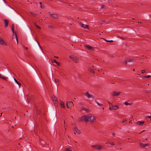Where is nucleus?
I'll return each instance as SVG.
<instances>
[{
	"label": "nucleus",
	"mask_w": 151,
	"mask_h": 151,
	"mask_svg": "<svg viewBox=\"0 0 151 151\" xmlns=\"http://www.w3.org/2000/svg\"><path fill=\"white\" fill-rule=\"evenodd\" d=\"M82 109L83 110H84L87 112H88L89 111V110L88 109L85 107H83L82 108Z\"/></svg>",
	"instance_id": "obj_32"
},
{
	"label": "nucleus",
	"mask_w": 151,
	"mask_h": 151,
	"mask_svg": "<svg viewBox=\"0 0 151 151\" xmlns=\"http://www.w3.org/2000/svg\"><path fill=\"white\" fill-rule=\"evenodd\" d=\"M40 111H37V113H38L39 114V113H40Z\"/></svg>",
	"instance_id": "obj_54"
},
{
	"label": "nucleus",
	"mask_w": 151,
	"mask_h": 151,
	"mask_svg": "<svg viewBox=\"0 0 151 151\" xmlns=\"http://www.w3.org/2000/svg\"><path fill=\"white\" fill-rule=\"evenodd\" d=\"M14 80L15 82L19 86L21 85V83L20 82H18L16 79L14 78Z\"/></svg>",
	"instance_id": "obj_28"
},
{
	"label": "nucleus",
	"mask_w": 151,
	"mask_h": 151,
	"mask_svg": "<svg viewBox=\"0 0 151 151\" xmlns=\"http://www.w3.org/2000/svg\"><path fill=\"white\" fill-rule=\"evenodd\" d=\"M141 72L142 73H144L145 72V70H141Z\"/></svg>",
	"instance_id": "obj_48"
},
{
	"label": "nucleus",
	"mask_w": 151,
	"mask_h": 151,
	"mask_svg": "<svg viewBox=\"0 0 151 151\" xmlns=\"http://www.w3.org/2000/svg\"><path fill=\"white\" fill-rule=\"evenodd\" d=\"M39 4L40 5V7L41 8H44V6H43L42 5V3L41 2H40Z\"/></svg>",
	"instance_id": "obj_44"
},
{
	"label": "nucleus",
	"mask_w": 151,
	"mask_h": 151,
	"mask_svg": "<svg viewBox=\"0 0 151 151\" xmlns=\"http://www.w3.org/2000/svg\"><path fill=\"white\" fill-rule=\"evenodd\" d=\"M50 15L52 17L55 19H57L58 18V16L57 14H51Z\"/></svg>",
	"instance_id": "obj_14"
},
{
	"label": "nucleus",
	"mask_w": 151,
	"mask_h": 151,
	"mask_svg": "<svg viewBox=\"0 0 151 151\" xmlns=\"http://www.w3.org/2000/svg\"><path fill=\"white\" fill-rule=\"evenodd\" d=\"M60 105L61 107H63V108H65V106L64 105L63 102H62L61 103H60Z\"/></svg>",
	"instance_id": "obj_30"
},
{
	"label": "nucleus",
	"mask_w": 151,
	"mask_h": 151,
	"mask_svg": "<svg viewBox=\"0 0 151 151\" xmlns=\"http://www.w3.org/2000/svg\"><path fill=\"white\" fill-rule=\"evenodd\" d=\"M14 25L13 24L12 25V32L13 34H14L15 35L16 38V40H17V44H18V39H17V36L16 33V32H14Z\"/></svg>",
	"instance_id": "obj_8"
},
{
	"label": "nucleus",
	"mask_w": 151,
	"mask_h": 151,
	"mask_svg": "<svg viewBox=\"0 0 151 151\" xmlns=\"http://www.w3.org/2000/svg\"><path fill=\"white\" fill-rule=\"evenodd\" d=\"M70 58L73 60L75 63L79 62V60L76 57H74L73 56H70Z\"/></svg>",
	"instance_id": "obj_6"
},
{
	"label": "nucleus",
	"mask_w": 151,
	"mask_h": 151,
	"mask_svg": "<svg viewBox=\"0 0 151 151\" xmlns=\"http://www.w3.org/2000/svg\"><path fill=\"white\" fill-rule=\"evenodd\" d=\"M145 118L147 119H151V115L150 116H147L145 117Z\"/></svg>",
	"instance_id": "obj_40"
},
{
	"label": "nucleus",
	"mask_w": 151,
	"mask_h": 151,
	"mask_svg": "<svg viewBox=\"0 0 151 151\" xmlns=\"http://www.w3.org/2000/svg\"><path fill=\"white\" fill-rule=\"evenodd\" d=\"M55 82H56L57 83H59V79H55L54 80Z\"/></svg>",
	"instance_id": "obj_39"
},
{
	"label": "nucleus",
	"mask_w": 151,
	"mask_h": 151,
	"mask_svg": "<svg viewBox=\"0 0 151 151\" xmlns=\"http://www.w3.org/2000/svg\"><path fill=\"white\" fill-rule=\"evenodd\" d=\"M88 118L87 115H86L82 116L81 117L79 118L78 119V121L79 122L81 121L82 122L85 121L86 122H87L88 121Z\"/></svg>",
	"instance_id": "obj_2"
},
{
	"label": "nucleus",
	"mask_w": 151,
	"mask_h": 151,
	"mask_svg": "<svg viewBox=\"0 0 151 151\" xmlns=\"http://www.w3.org/2000/svg\"><path fill=\"white\" fill-rule=\"evenodd\" d=\"M73 105V103L72 101H68L67 102L66 106L68 108H70L72 107V106Z\"/></svg>",
	"instance_id": "obj_7"
},
{
	"label": "nucleus",
	"mask_w": 151,
	"mask_h": 151,
	"mask_svg": "<svg viewBox=\"0 0 151 151\" xmlns=\"http://www.w3.org/2000/svg\"><path fill=\"white\" fill-rule=\"evenodd\" d=\"M54 58H58V57H57V56H54Z\"/></svg>",
	"instance_id": "obj_53"
},
{
	"label": "nucleus",
	"mask_w": 151,
	"mask_h": 151,
	"mask_svg": "<svg viewBox=\"0 0 151 151\" xmlns=\"http://www.w3.org/2000/svg\"><path fill=\"white\" fill-rule=\"evenodd\" d=\"M80 26L81 27H83L85 29L89 28V26L88 25L84 24L81 22H80Z\"/></svg>",
	"instance_id": "obj_10"
},
{
	"label": "nucleus",
	"mask_w": 151,
	"mask_h": 151,
	"mask_svg": "<svg viewBox=\"0 0 151 151\" xmlns=\"http://www.w3.org/2000/svg\"><path fill=\"white\" fill-rule=\"evenodd\" d=\"M73 131L75 132H76L77 133L79 134H81V131L78 129L76 127H73Z\"/></svg>",
	"instance_id": "obj_11"
},
{
	"label": "nucleus",
	"mask_w": 151,
	"mask_h": 151,
	"mask_svg": "<svg viewBox=\"0 0 151 151\" xmlns=\"http://www.w3.org/2000/svg\"><path fill=\"white\" fill-rule=\"evenodd\" d=\"M132 102H131V103H128L127 102H125L124 103V104L126 105H131L132 104Z\"/></svg>",
	"instance_id": "obj_34"
},
{
	"label": "nucleus",
	"mask_w": 151,
	"mask_h": 151,
	"mask_svg": "<svg viewBox=\"0 0 151 151\" xmlns=\"http://www.w3.org/2000/svg\"><path fill=\"white\" fill-rule=\"evenodd\" d=\"M70 148L69 147H67L65 150V151H72L71 150H70Z\"/></svg>",
	"instance_id": "obj_36"
},
{
	"label": "nucleus",
	"mask_w": 151,
	"mask_h": 151,
	"mask_svg": "<svg viewBox=\"0 0 151 151\" xmlns=\"http://www.w3.org/2000/svg\"><path fill=\"white\" fill-rule=\"evenodd\" d=\"M134 61V60L133 59H127L126 62H133Z\"/></svg>",
	"instance_id": "obj_21"
},
{
	"label": "nucleus",
	"mask_w": 151,
	"mask_h": 151,
	"mask_svg": "<svg viewBox=\"0 0 151 151\" xmlns=\"http://www.w3.org/2000/svg\"><path fill=\"white\" fill-rule=\"evenodd\" d=\"M30 13V14L34 17H36V16L37 15L35 13L31 12Z\"/></svg>",
	"instance_id": "obj_31"
},
{
	"label": "nucleus",
	"mask_w": 151,
	"mask_h": 151,
	"mask_svg": "<svg viewBox=\"0 0 151 151\" xmlns=\"http://www.w3.org/2000/svg\"><path fill=\"white\" fill-rule=\"evenodd\" d=\"M119 106L117 105H112L111 106H109V109L110 110H116L119 109Z\"/></svg>",
	"instance_id": "obj_5"
},
{
	"label": "nucleus",
	"mask_w": 151,
	"mask_h": 151,
	"mask_svg": "<svg viewBox=\"0 0 151 151\" xmlns=\"http://www.w3.org/2000/svg\"><path fill=\"white\" fill-rule=\"evenodd\" d=\"M35 134H37V133H36V132H35Z\"/></svg>",
	"instance_id": "obj_63"
},
{
	"label": "nucleus",
	"mask_w": 151,
	"mask_h": 151,
	"mask_svg": "<svg viewBox=\"0 0 151 151\" xmlns=\"http://www.w3.org/2000/svg\"><path fill=\"white\" fill-rule=\"evenodd\" d=\"M35 26L36 27L37 29H41L40 27L37 24H36L35 25Z\"/></svg>",
	"instance_id": "obj_37"
},
{
	"label": "nucleus",
	"mask_w": 151,
	"mask_h": 151,
	"mask_svg": "<svg viewBox=\"0 0 151 151\" xmlns=\"http://www.w3.org/2000/svg\"><path fill=\"white\" fill-rule=\"evenodd\" d=\"M137 123L138 125H139L140 126H142L144 124L145 122L144 121H138Z\"/></svg>",
	"instance_id": "obj_20"
},
{
	"label": "nucleus",
	"mask_w": 151,
	"mask_h": 151,
	"mask_svg": "<svg viewBox=\"0 0 151 151\" xmlns=\"http://www.w3.org/2000/svg\"><path fill=\"white\" fill-rule=\"evenodd\" d=\"M135 69H134V68H133V71H135Z\"/></svg>",
	"instance_id": "obj_56"
},
{
	"label": "nucleus",
	"mask_w": 151,
	"mask_h": 151,
	"mask_svg": "<svg viewBox=\"0 0 151 151\" xmlns=\"http://www.w3.org/2000/svg\"><path fill=\"white\" fill-rule=\"evenodd\" d=\"M31 35L32 36H33V34H32V32H31Z\"/></svg>",
	"instance_id": "obj_57"
},
{
	"label": "nucleus",
	"mask_w": 151,
	"mask_h": 151,
	"mask_svg": "<svg viewBox=\"0 0 151 151\" xmlns=\"http://www.w3.org/2000/svg\"><path fill=\"white\" fill-rule=\"evenodd\" d=\"M84 95L87 96L88 98H91L93 99H94L95 97L94 96L90 94L88 92H87L84 94Z\"/></svg>",
	"instance_id": "obj_9"
},
{
	"label": "nucleus",
	"mask_w": 151,
	"mask_h": 151,
	"mask_svg": "<svg viewBox=\"0 0 151 151\" xmlns=\"http://www.w3.org/2000/svg\"><path fill=\"white\" fill-rule=\"evenodd\" d=\"M105 6L104 5H102L101 6V7L100 8L101 9H104L105 8Z\"/></svg>",
	"instance_id": "obj_41"
},
{
	"label": "nucleus",
	"mask_w": 151,
	"mask_h": 151,
	"mask_svg": "<svg viewBox=\"0 0 151 151\" xmlns=\"http://www.w3.org/2000/svg\"><path fill=\"white\" fill-rule=\"evenodd\" d=\"M124 62L126 64V65H127V62H126V60Z\"/></svg>",
	"instance_id": "obj_50"
},
{
	"label": "nucleus",
	"mask_w": 151,
	"mask_h": 151,
	"mask_svg": "<svg viewBox=\"0 0 151 151\" xmlns=\"http://www.w3.org/2000/svg\"><path fill=\"white\" fill-rule=\"evenodd\" d=\"M145 140H147V138H146V139H145Z\"/></svg>",
	"instance_id": "obj_58"
},
{
	"label": "nucleus",
	"mask_w": 151,
	"mask_h": 151,
	"mask_svg": "<svg viewBox=\"0 0 151 151\" xmlns=\"http://www.w3.org/2000/svg\"><path fill=\"white\" fill-rule=\"evenodd\" d=\"M108 103H109V104H111V103H110V102H108Z\"/></svg>",
	"instance_id": "obj_51"
},
{
	"label": "nucleus",
	"mask_w": 151,
	"mask_h": 151,
	"mask_svg": "<svg viewBox=\"0 0 151 151\" xmlns=\"http://www.w3.org/2000/svg\"><path fill=\"white\" fill-rule=\"evenodd\" d=\"M3 0L5 2V3L7 6H8L9 7H10L13 10L12 11H15V10L12 7H11L9 5H8L7 4V2H6V1L5 0Z\"/></svg>",
	"instance_id": "obj_23"
},
{
	"label": "nucleus",
	"mask_w": 151,
	"mask_h": 151,
	"mask_svg": "<svg viewBox=\"0 0 151 151\" xmlns=\"http://www.w3.org/2000/svg\"><path fill=\"white\" fill-rule=\"evenodd\" d=\"M122 123H124V122H127V120L125 119H123L122 120Z\"/></svg>",
	"instance_id": "obj_43"
},
{
	"label": "nucleus",
	"mask_w": 151,
	"mask_h": 151,
	"mask_svg": "<svg viewBox=\"0 0 151 151\" xmlns=\"http://www.w3.org/2000/svg\"><path fill=\"white\" fill-rule=\"evenodd\" d=\"M12 127L13 128H14V127H13V126H12Z\"/></svg>",
	"instance_id": "obj_60"
},
{
	"label": "nucleus",
	"mask_w": 151,
	"mask_h": 151,
	"mask_svg": "<svg viewBox=\"0 0 151 151\" xmlns=\"http://www.w3.org/2000/svg\"><path fill=\"white\" fill-rule=\"evenodd\" d=\"M0 78L5 80H6V78L5 77L1 75H0Z\"/></svg>",
	"instance_id": "obj_26"
},
{
	"label": "nucleus",
	"mask_w": 151,
	"mask_h": 151,
	"mask_svg": "<svg viewBox=\"0 0 151 151\" xmlns=\"http://www.w3.org/2000/svg\"><path fill=\"white\" fill-rule=\"evenodd\" d=\"M88 71L91 73H95L94 70L91 68H90L88 69Z\"/></svg>",
	"instance_id": "obj_25"
},
{
	"label": "nucleus",
	"mask_w": 151,
	"mask_h": 151,
	"mask_svg": "<svg viewBox=\"0 0 151 151\" xmlns=\"http://www.w3.org/2000/svg\"><path fill=\"white\" fill-rule=\"evenodd\" d=\"M51 27V28H52V26H51V27Z\"/></svg>",
	"instance_id": "obj_61"
},
{
	"label": "nucleus",
	"mask_w": 151,
	"mask_h": 151,
	"mask_svg": "<svg viewBox=\"0 0 151 151\" xmlns=\"http://www.w3.org/2000/svg\"><path fill=\"white\" fill-rule=\"evenodd\" d=\"M95 102H96V103L98 105H99V106H103V104H100L96 100L95 101Z\"/></svg>",
	"instance_id": "obj_35"
},
{
	"label": "nucleus",
	"mask_w": 151,
	"mask_h": 151,
	"mask_svg": "<svg viewBox=\"0 0 151 151\" xmlns=\"http://www.w3.org/2000/svg\"><path fill=\"white\" fill-rule=\"evenodd\" d=\"M121 93V92H117L116 91H114L112 94V96H118Z\"/></svg>",
	"instance_id": "obj_16"
},
{
	"label": "nucleus",
	"mask_w": 151,
	"mask_h": 151,
	"mask_svg": "<svg viewBox=\"0 0 151 151\" xmlns=\"http://www.w3.org/2000/svg\"><path fill=\"white\" fill-rule=\"evenodd\" d=\"M35 40L37 42L38 45L40 47V48L42 50V47L40 46V43H39V42L36 40V39H35Z\"/></svg>",
	"instance_id": "obj_29"
},
{
	"label": "nucleus",
	"mask_w": 151,
	"mask_h": 151,
	"mask_svg": "<svg viewBox=\"0 0 151 151\" xmlns=\"http://www.w3.org/2000/svg\"><path fill=\"white\" fill-rule=\"evenodd\" d=\"M4 27L6 28L7 27L8 23H9V21L6 19H4Z\"/></svg>",
	"instance_id": "obj_17"
},
{
	"label": "nucleus",
	"mask_w": 151,
	"mask_h": 151,
	"mask_svg": "<svg viewBox=\"0 0 151 151\" xmlns=\"http://www.w3.org/2000/svg\"><path fill=\"white\" fill-rule=\"evenodd\" d=\"M91 147L95 149H97L99 150H100L101 148L103 147L98 145H92Z\"/></svg>",
	"instance_id": "obj_4"
},
{
	"label": "nucleus",
	"mask_w": 151,
	"mask_h": 151,
	"mask_svg": "<svg viewBox=\"0 0 151 151\" xmlns=\"http://www.w3.org/2000/svg\"><path fill=\"white\" fill-rule=\"evenodd\" d=\"M132 121L131 120H130L129 122V123H132Z\"/></svg>",
	"instance_id": "obj_55"
},
{
	"label": "nucleus",
	"mask_w": 151,
	"mask_h": 151,
	"mask_svg": "<svg viewBox=\"0 0 151 151\" xmlns=\"http://www.w3.org/2000/svg\"><path fill=\"white\" fill-rule=\"evenodd\" d=\"M145 146V147L146 146H149V144L147 143V144H145V145H144Z\"/></svg>",
	"instance_id": "obj_46"
},
{
	"label": "nucleus",
	"mask_w": 151,
	"mask_h": 151,
	"mask_svg": "<svg viewBox=\"0 0 151 151\" xmlns=\"http://www.w3.org/2000/svg\"><path fill=\"white\" fill-rule=\"evenodd\" d=\"M40 143L41 144H42L43 145H45L46 144V143L45 142H44L43 140L41 141L40 142Z\"/></svg>",
	"instance_id": "obj_33"
},
{
	"label": "nucleus",
	"mask_w": 151,
	"mask_h": 151,
	"mask_svg": "<svg viewBox=\"0 0 151 151\" xmlns=\"http://www.w3.org/2000/svg\"><path fill=\"white\" fill-rule=\"evenodd\" d=\"M84 46L86 48L88 49L89 50H94L93 47L90 46L86 45Z\"/></svg>",
	"instance_id": "obj_12"
},
{
	"label": "nucleus",
	"mask_w": 151,
	"mask_h": 151,
	"mask_svg": "<svg viewBox=\"0 0 151 151\" xmlns=\"http://www.w3.org/2000/svg\"><path fill=\"white\" fill-rule=\"evenodd\" d=\"M0 44L3 46L6 45V44L4 41L2 39H1V40H0Z\"/></svg>",
	"instance_id": "obj_18"
},
{
	"label": "nucleus",
	"mask_w": 151,
	"mask_h": 151,
	"mask_svg": "<svg viewBox=\"0 0 151 151\" xmlns=\"http://www.w3.org/2000/svg\"><path fill=\"white\" fill-rule=\"evenodd\" d=\"M4 68H5L6 69V70H5V71L4 73L3 74L5 75H7L8 74H9V70L8 68H6L4 67Z\"/></svg>",
	"instance_id": "obj_19"
},
{
	"label": "nucleus",
	"mask_w": 151,
	"mask_h": 151,
	"mask_svg": "<svg viewBox=\"0 0 151 151\" xmlns=\"http://www.w3.org/2000/svg\"><path fill=\"white\" fill-rule=\"evenodd\" d=\"M139 145L140 147H142V148L145 147V146L144 145H145V144H143L141 142H139Z\"/></svg>",
	"instance_id": "obj_22"
},
{
	"label": "nucleus",
	"mask_w": 151,
	"mask_h": 151,
	"mask_svg": "<svg viewBox=\"0 0 151 151\" xmlns=\"http://www.w3.org/2000/svg\"><path fill=\"white\" fill-rule=\"evenodd\" d=\"M50 116L52 120L54 122L57 121V116H56V112L55 111H52L50 114Z\"/></svg>",
	"instance_id": "obj_1"
},
{
	"label": "nucleus",
	"mask_w": 151,
	"mask_h": 151,
	"mask_svg": "<svg viewBox=\"0 0 151 151\" xmlns=\"http://www.w3.org/2000/svg\"><path fill=\"white\" fill-rule=\"evenodd\" d=\"M115 134L114 133H113V134H112V135H114V136L115 135Z\"/></svg>",
	"instance_id": "obj_52"
},
{
	"label": "nucleus",
	"mask_w": 151,
	"mask_h": 151,
	"mask_svg": "<svg viewBox=\"0 0 151 151\" xmlns=\"http://www.w3.org/2000/svg\"><path fill=\"white\" fill-rule=\"evenodd\" d=\"M105 22V21L104 20H101L100 21V23L101 24H103L104 23V22Z\"/></svg>",
	"instance_id": "obj_42"
},
{
	"label": "nucleus",
	"mask_w": 151,
	"mask_h": 151,
	"mask_svg": "<svg viewBox=\"0 0 151 151\" xmlns=\"http://www.w3.org/2000/svg\"><path fill=\"white\" fill-rule=\"evenodd\" d=\"M24 48L26 50H28V48L27 47H25V46H24Z\"/></svg>",
	"instance_id": "obj_49"
},
{
	"label": "nucleus",
	"mask_w": 151,
	"mask_h": 151,
	"mask_svg": "<svg viewBox=\"0 0 151 151\" xmlns=\"http://www.w3.org/2000/svg\"><path fill=\"white\" fill-rule=\"evenodd\" d=\"M151 77V76L150 75H148V76H144L142 77V79H145V78H149Z\"/></svg>",
	"instance_id": "obj_24"
},
{
	"label": "nucleus",
	"mask_w": 151,
	"mask_h": 151,
	"mask_svg": "<svg viewBox=\"0 0 151 151\" xmlns=\"http://www.w3.org/2000/svg\"><path fill=\"white\" fill-rule=\"evenodd\" d=\"M118 37H119V38L122 39V40H124L125 38H124V37H120V36H118Z\"/></svg>",
	"instance_id": "obj_45"
},
{
	"label": "nucleus",
	"mask_w": 151,
	"mask_h": 151,
	"mask_svg": "<svg viewBox=\"0 0 151 151\" xmlns=\"http://www.w3.org/2000/svg\"><path fill=\"white\" fill-rule=\"evenodd\" d=\"M53 101H54V102H55V104H57L58 103V101L57 100V98L56 97H55L54 99H53Z\"/></svg>",
	"instance_id": "obj_27"
},
{
	"label": "nucleus",
	"mask_w": 151,
	"mask_h": 151,
	"mask_svg": "<svg viewBox=\"0 0 151 151\" xmlns=\"http://www.w3.org/2000/svg\"><path fill=\"white\" fill-rule=\"evenodd\" d=\"M105 40L106 41V42H113V40H106V39H105Z\"/></svg>",
	"instance_id": "obj_38"
},
{
	"label": "nucleus",
	"mask_w": 151,
	"mask_h": 151,
	"mask_svg": "<svg viewBox=\"0 0 151 151\" xmlns=\"http://www.w3.org/2000/svg\"><path fill=\"white\" fill-rule=\"evenodd\" d=\"M144 131H145V130H143V131H142V132H144Z\"/></svg>",
	"instance_id": "obj_62"
},
{
	"label": "nucleus",
	"mask_w": 151,
	"mask_h": 151,
	"mask_svg": "<svg viewBox=\"0 0 151 151\" xmlns=\"http://www.w3.org/2000/svg\"><path fill=\"white\" fill-rule=\"evenodd\" d=\"M109 144L111 145H115L114 143V142H112L111 143H109Z\"/></svg>",
	"instance_id": "obj_47"
},
{
	"label": "nucleus",
	"mask_w": 151,
	"mask_h": 151,
	"mask_svg": "<svg viewBox=\"0 0 151 151\" xmlns=\"http://www.w3.org/2000/svg\"><path fill=\"white\" fill-rule=\"evenodd\" d=\"M52 62L55 63L58 66H60V62L57 61L55 59H53L52 60Z\"/></svg>",
	"instance_id": "obj_15"
},
{
	"label": "nucleus",
	"mask_w": 151,
	"mask_h": 151,
	"mask_svg": "<svg viewBox=\"0 0 151 151\" xmlns=\"http://www.w3.org/2000/svg\"><path fill=\"white\" fill-rule=\"evenodd\" d=\"M142 132H140V133H139V134H140Z\"/></svg>",
	"instance_id": "obj_64"
},
{
	"label": "nucleus",
	"mask_w": 151,
	"mask_h": 151,
	"mask_svg": "<svg viewBox=\"0 0 151 151\" xmlns=\"http://www.w3.org/2000/svg\"><path fill=\"white\" fill-rule=\"evenodd\" d=\"M88 120V121L92 123L94 122V120L96 119V118L94 116H92L91 115H87Z\"/></svg>",
	"instance_id": "obj_3"
},
{
	"label": "nucleus",
	"mask_w": 151,
	"mask_h": 151,
	"mask_svg": "<svg viewBox=\"0 0 151 151\" xmlns=\"http://www.w3.org/2000/svg\"><path fill=\"white\" fill-rule=\"evenodd\" d=\"M34 98V96L33 95H31V96L30 95L29 96L28 95V97H27V101L28 102L30 101H32Z\"/></svg>",
	"instance_id": "obj_13"
},
{
	"label": "nucleus",
	"mask_w": 151,
	"mask_h": 151,
	"mask_svg": "<svg viewBox=\"0 0 151 151\" xmlns=\"http://www.w3.org/2000/svg\"><path fill=\"white\" fill-rule=\"evenodd\" d=\"M132 19H133V20H134V18H132Z\"/></svg>",
	"instance_id": "obj_59"
}]
</instances>
